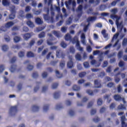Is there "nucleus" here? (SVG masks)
<instances>
[{
	"instance_id": "nucleus-35",
	"label": "nucleus",
	"mask_w": 127,
	"mask_h": 127,
	"mask_svg": "<svg viewBox=\"0 0 127 127\" xmlns=\"http://www.w3.org/2000/svg\"><path fill=\"white\" fill-rule=\"evenodd\" d=\"M2 51H6L7 50H8V46H7V45H4L3 46H2Z\"/></svg>"
},
{
	"instance_id": "nucleus-64",
	"label": "nucleus",
	"mask_w": 127,
	"mask_h": 127,
	"mask_svg": "<svg viewBox=\"0 0 127 127\" xmlns=\"http://www.w3.org/2000/svg\"><path fill=\"white\" fill-rule=\"evenodd\" d=\"M109 13L107 12H102L101 13V16H108L109 15Z\"/></svg>"
},
{
	"instance_id": "nucleus-25",
	"label": "nucleus",
	"mask_w": 127,
	"mask_h": 127,
	"mask_svg": "<svg viewBox=\"0 0 127 127\" xmlns=\"http://www.w3.org/2000/svg\"><path fill=\"white\" fill-rule=\"evenodd\" d=\"M16 70V65H11V66L9 68V70L10 71V72H11V73H13V72H14V71H15Z\"/></svg>"
},
{
	"instance_id": "nucleus-39",
	"label": "nucleus",
	"mask_w": 127,
	"mask_h": 127,
	"mask_svg": "<svg viewBox=\"0 0 127 127\" xmlns=\"http://www.w3.org/2000/svg\"><path fill=\"white\" fill-rule=\"evenodd\" d=\"M32 17H33V16H32L31 13H27L25 16V18H27V19H30V18H32Z\"/></svg>"
},
{
	"instance_id": "nucleus-23",
	"label": "nucleus",
	"mask_w": 127,
	"mask_h": 127,
	"mask_svg": "<svg viewBox=\"0 0 127 127\" xmlns=\"http://www.w3.org/2000/svg\"><path fill=\"white\" fill-rule=\"evenodd\" d=\"M56 75L57 77V78H59V79L62 78L63 77V74H60V72H59V71L56 70Z\"/></svg>"
},
{
	"instance_id": "nucleus-15",
	"label": "nucleus",
	"mask_w": 127,
	"mask_h": 127,
	"mask_svg": "<svg viewBox=\"0 0 127 127\" xmlns=\"http://www.w3.org/2000/svg\"><path fill=\"white\" fill-rule=\"evenodd\" d=\"M27 24L31 28H33V27H34V24L30 20L27 21Z\"/></svg>"
},
{
	"instance_id": "nucleus-8",
	"label": "nucleus",
	"mask_w": 127,
	"mask_h": 127,
	"mask_svg": "<svg viewBox=\"0 0 127 127\" xmlns=\"http://www.w3.org/2000/svg\"><path fill=\"white\" fill-rule=\"evenodd\" d=\"M116 25L117 26V28L120 30V32L122 31L123 28H124V25H123V21H122L120 23H117Z\"/></svg>"
},
{
	"instance_id": "nucleus-40",
	"label": "nucleus",
	"mask_w": 127,
	"mask_h": 127,
	"mask_svg": "<svg viewBox=\"0 0 127 127\" xmlns=\"http://www.w3.org/2000/svg\"><path fill=\"white\" fill-rule=\"evenodd\" d=\"M107 87H108V88H114V87H115V83L113 82H109L107 84Z\"/></svg>"
},
{
	"instance_id": "nucleus-14",
	"label": "nucleus",
	"mask_w": 127,
	"mask_h": 127,
	"mask_svg": "<svg viewBox=\"0 0 127 127\" xmlns=\"http://www.w3.org/2000/svg\"><path fill=\"white\" fill-rule=\"evenodd\" d=\"M35 22L37 23V24H39V25H40L43 23V21L40 19V18H36L35 19Z\"/></svg>"
},
{
	"instance_id": "nucleus-24",
	"label": "nucleus",
	"mask_w": 127,
	"mask_h": 127,
	"mask_svg": "<svg viewBox=\"0 0 127 127\" xmlns=\"http://www.w3.org/2000/svg\"><path fill=\"white\" fill-rule=\"evenodd\" d=\"M59 97H60V92H59V91L56 92L54 94V99H58V98H59Z\"/></svg>"
},
{
	"instance_id": "nucleus-11",
	"label": "nucleus",
	"mask_w": 127,
	"mask_h": 127,
	"mask_svg": "<svg viewBox=\"0 0 127 127\" xmlns=\"http://www.w3.org/2000/svg\"><path fill=\"white\" fill-rule=\"evenodd\" d=\"M10 2L9 0H2V4L4 6H9Z\"/></svg>"
},
{
	"instance_id": "nucleus-26",
	"label": "nucleus",
	"mask_w": 127,
	"mask_h": 127,
	"mask_svg": "<svg viewBox=\"0 0 127 127\" xmlns=\"http://www.w3.org/2000/svg\"><path fill=\"white\" fill-rule=\"evenodd\" d=\"M48 110H49V105L48 104L44 105L43 107L44 112H45V113H46V112H47Z\"/></svg>"
},
{
	"instance_id": "nucleus-53",
	"label": "nucleus",
	"mask_w": 127,
	"mask_h": 127,
	"mask_svg": "<svg viewBox=\"0 0 127 127\" xmlns=\"http://www.w3.org/2000/svg\"><path fill=\"white\" fill-rule=\"evenodd\" d=\"M18 56L20 57V58H22V57H24V52H20L18 53Z\"/></svg>"
},
{
	"instance_id": "nucleus-60",
	"label": "nucleus",
	"mask_w": 127,
	"mask_h": 127,
	"mask_svg": "<svg viewBox=\"0 0 127 127\" xmlns=\"http://www.w3.org/2000/svg\"><path fill=\"white\" fill-rule=\"evenodd\" d=\"M43 65V64H42L41 63H38L37 64V68L38 69H40V68H41L42 67Z\"/></svg>"
},
{
	"instance_id": "nucleus-56",
	"label": "nucleus",
	"mask_w": 127,
	"mask_h": 127,
	"mask_svg": "<svg viewBox=\"0 0 127 127\" xmlns=\"http://www.w3.org/2000/svg\"><path fill=\"white\" fill-rule=\"evenodd\" d=\"M84 76H86V72H82L79 74V77H80V78H83Z\"/></svg>"
},
{
	"instance_id": "nucleus-47",
	"label": "nucleus",
	"mask_w": 127,
	"mask_h": 127,
	"mask_svg": "<svg viewBox=\"0 0 127 127\" xmlns=\"http://www.w3.org/2000/svg\"><path fill=\"white\" fill-rule=\"evenodd\" d=\"M82 9H83V5L82 4H80L78 6L76 11H82Z\"/></svg>"
},
{
	"instance_id": "nucleus-43",
	"label": "nucleus",
	"mask_w": 127,
	"mask_h": 127,
	"mask_svg": "<svg viewBox=\"0 0 127 127\" xmlns=\"http://www.w3.org/2000/svg\"><path fill=\"white\" fill-rule=\"evenodd\" d=\"M43 37H45V32H42L40 34H39V38H43Z\"/></svg>"
},
{
	"instance_id": "nucleus-5",
	"label": "nucleus",
	"mask_w": 127,
	"mask_h": 127,
	"mask_svg": "<svg viewBox=\"0 0 127 127\" xmlns=\"http://www.w3.org/2000/svg\"><path fill=\"white\" fill-rule=\"evenodd\" d=\"M106 32V30H103L101 32V33L102 35H103V37L105 38V40L107 41L109 40V35Z\"/></svg>"
},
{
	"instance_id": "nucleus-57",
	"label": "nucleus",
	"mask_w": 127,
	"mask_h": 127,
	"mask_svg": "<svg viewBox=\"0 0 127 127\" xmlns=\"http://www.w3.org/2000/svg\"><path fill=\"white\" fill-rule=\"evenodd\" d=\"M58 87V83H53L52 85V89H56Z\"/></svg>"
},
{
	"instance_id": "nucleus-33",
	"label": "nucleus",
	"mask_w": 127,
	"mask_h": 127,
	"mask_svg": "<svg viewBox=\"0 0 127 127\" xmlns=\"http://www.w3.org/2000/svg\"><path fill=\"white\" fill-rule=\"evenodd\" d=\"M13 40L15 43H17V42H19V41H20V37L16 36L14 37Z\"/></svg>"
},
{
	"instance_id": "nucleus-6",
	"label": "nucleus",
	"mask_w": 127,
	"mask_h": 127,
	"mask_svg": "<svg viewBox=\"0 0 127 127\" xmlns=\"http://www.w3.org/2000/svg\"><path fill=\"white\" fill-rule=\"evenodd\" d=\"M56 56L58 57V58H64V56H65V55L62 52H58V51H57L56 53Z\"/></svg>"
},
{
	"instance_id": "nucleus-61",
	"label": "nucleus",
	"mask_w": 127,
	"mask_h": 127,
	"mask_svg": "<svg viewBox=\"0 0 127 127\" xmlns=\"http://www.w3.org/2000/svg\"><path fill=\"white\" fill-rule=\"evenodd\" d=\"M93 120L94 123H99L100 122V118L99 117H95Z\"/></svg>"
},
{
	"instance_id": "nucleus-63",
	"label": "nucleus",
	"mask_w": 127,
	"mask_h": 127,
	"mask_svg": "<svg viewBox=\"0 0 127 127\" xmlns=\"http://www.w3.org/2000/svg\"><path fill=\"white\" fill-rule=\"evenodd\" d=\"M111 12L114 13V14H116L117 12H118V8H115L114 9H112Z\"/></svg>"
},
{
	"instance_id": "nucleus-38",
	"label": "nucleus",
	"mask_w": 127,
	"mask_h": 127,
	"mask_svg": "<svg viewBox=\"0 0 127 127\" xmlns=\"http://www.w3.org/2000/svg\"><path fill=\"white\" fill-rule=\"evenodd\" d=\"M71 23H72V18L69 17L67 20L66 21V24L69 25V24H71Z\"/></svg>"
},
{
	"instance_id": "nucleus-34",
	"label": "nucleus",
	"mask_w": 127,
	"mask_h": 127,
	"mask_svg": "<svg viewBox=\"0 0 127 127\" xmlns=\"http://www.w3.org/2000/svg\"><path fill=\"white\" fill-rule=\"evenodd\" d=\"M27 56L29 58L34 57V54L31 52H28L27 53Z\"/></svg>"
},
{
	"instance_id": "nucleus-54",
	"label": "nucleus",
	"mask_w": 127,
	"mask_h": 127,
	"mask_svg": "<svg viewBox=\"0 0 127 127\" xmlns=\"http://www.w3.org/2000/svg\"><path fill=\"white\" fill-rule=\"evenodd\" d=\"M4 71V65L1 64L0 65V73H2Z\"/></svg>"
},
{
	"instance_id": "nucleus-13",
	"label": "nucleus",
	"mask_w": 127,
	"mask_h": 127,
	"mask_svg": "<svg viewBox=\"0 0 127 127\" xmlns=\"http://www.w3.org/2000/svg\"><path fill=\"white\" fill-rule=\"evenodd\" d=\"M64 38L66 41H70V40H72V37L69 33L65 35Z\"/></svg>"
},
{
	"instance_id": "nucleus-58",
	"label": "nucleus",
	"mask_w": 127,
	"mask_h": 127,
	"mask_svg": "<svg viewBox=\"0 0 127 127\" xmlns=\"http://www.w3.org/2000/svg\"><path fill=\"white\" fill-rule=\"evenodd\" d=\"M70 52L72 54L75 53V49L74 48V47L72 46L70 48Z\"/></svg>"
},
{
	"instance_id": "nucleus-10",
	"label": "nucleus",
	"mask_w": 127,
	"mask_h": 127,
	"mask_svg": "<svg viewBox=\"0 0 127 127\" xmlns=\"http://www.w3.org/2000/svg\"><path fill=\"white\" fill-rule=\"evenodd\" d=\"M119 42H120V40H117L115 44L113 46V47H114V48H115V47L117 46V51L120 50V48H121V44H119Z\"/></svg>"
},
{
	"instance_id": "nucleus-27",
	"label": "nucleus",
	"mask_w": 127,
	"mask_h": 127,
	"mask_svg": "<svg viewBox=\"0 0 127 127\" xmlns=\"http://www.w3.org/2000/svg\"><path fill=\"white\" fill-rule=\"evenodd\" d=\"M36 84H37V86L35 87L34 89V91L35 92H36L37 91H38V90H39V85L41 84V82H36Z\"/></svg>"
},
{
	"instance_id": "nucleus-28",
	"label": "nucleus",
	"mask_w": 127,
	"mask_h": 127,
	"mask_svg": "<svg viewBox=\"0 0 127 127\" xmlns=\"http://www.w3.org/2000/svg\"><path fill=\"white\" fill-rule=\"evenodd\" d=\"M91 65H95V67H99L100 65V64L97 65V62H96V60H93L91 62Z\"/></svg>"
},
{
	"instance_id": "nucleus-30",
	"label": "nucleus",
	"mask_w": 127,
	"mask_h": 127,
	"mask_svg": "<svg viewBox=\"0 0 127 127\" xmlns=\"http://www.w3.org/2000/svg\"><path fill=\"white\" fill-rule=\"evenodd\" d=\"M10 9L11 13H15V6L13 5L10 7Z\"/></svg>"
},
{
	"instance_id": "nucleus-21",
	"label": "nucleus",
	"mask_w": 127,
	"mask_h": 127,
	"mask_svg": "<svg viewBox=\"0 0 127 127\" xmlns=\"http://www.w3.org/2000/svg\"><path fill=\"white\" fill-rule=\"evenodd\" d=\"M30 37H31V35H30V33L25 34L23 36V38H24V39H25V40H28V39H29Z\"/></svg>"
},
{
	"instance_id": "nucleus-4",
	"label": "nucleus",
	"mask_w": 127,
	"mask_h": 127,
	"mask_svg": "<svg viewBox=\"0 0 127 127\" xmlns=\"http://www.w3.org/2000/svg\"><path fill=\"white\" fill-rule=\"evenodd\" d=\"M76 43V47L77 48L78 47H80V42H79V40H78V37L75 36L73 38L72 40V44H75Z\"/></svg>"
},
{
	"instance_id": "nucleus-32",
	"label": "nucleus",
	"mask_w": 127,
	"mask_h": 127,
	"mask_svg": "<svg viewBox=\"0 0 127 127\" xmlns=\"http://www.w3.org/2000/svg\"><path fill=\"white\" fill-rule=\"evenodd\" d=\"M15 17V13H11L9 16V18L11 20H12V19H14Z\"/></svg>"
},
{
	"instance_id": "nucleus-42",
	"label": "nucleus",
	"mask_w": 127,
	"mask_h": 127,
	"mask_svg": "<svg viewBox=\"0 0 127 127\" xmlns=\"http://www.w3.org/2000/svg\"><path fill=\"white\" fill-rule=\"evenodd\" d=\"M60 66L62 68H64V67H65V61H61L60 64Z\"/></svg>"
},
{
	"instance_id": "nucleus-49",
	"label": "nucleus",
	"mask_w": 127,
	"mask_h": 127,
	"mask_svg": "<svg viewBox=\"0 0 127 127\" xmlns=\"http://www.w3.org/2000/svg\"><path fill=\"white\" fill-rule=\"evenodd\" d=\"M68 114L70 117H73V116H74L75 115V112H74L72 110H70Z\"/></svg>"
},
{
	"instance_id": "nucleus-52",
	"label": "nucleus",
	"mask_w": 127,
	"mask_h": 127,
	"mask_svg": "<svg viewBox=\"0 0 127 127\" xmlns=\"http://www.w3.org/2000/svg\"><path fill=\"white\" fill-rule=\"evenodd\" d=\"M127 44V38H124L123 43H122V45L123 46H126Z\"/></svg>"
},
{
	"instance_id": "nucleus-44",
	"label": "nucleus",
	"mask_w": 127,
	"mask_h": 127,
	"mask_svg": "<svg viewBox=\"0 0 127 127\" xmlns=\"http://www.w3.org/2000/svg\"><path fill=\"white\" fill-rule=\"evenodd\" d=\"M61 46L63 48H66L67 47V44L63 41L61 43Z\"/></svg>"
},
{
	"instance_id": "nucleus-50",
	"label": "nucleus",
	"mask_w": 127,
	"mask_h": 127,
	"mask_svg": "<svg viewBox=\"0 0 127 127\" xmlns=\"http://www.w3.org/2000/svg\"><path fill=\"white\" fill-rule=\"evenodd\" d=\"M86 93H87L88 94V95H89L90 96H93L94 95V93H93V91L91 90H87L86 91Z\"/></svg>"
},
{
	"instance_id": "nucleus-9",
	"label": "nucleus",
	"mask_w": 127,
	"mask_h": 127,
	"mask_svg": "<svg viewBox=\"0 0 127 127\" xmlns=\"http://www.w3.org/2000/svg\"><path fill=\"white\" fill-rule=\"evenodd\" d=\"M113 98L114 100L117 102H120L122 101V97L120 95L116 94L114 96Z\"/></svg>"
},
{
	"instance_id": "nucleus-46",
	"label": "nucleus",
	"mask_w": 127,
	"mask_h": 127,
	"mask_svg": "<svg viewBox=\"0 0 127 127\" xmlns=\"http://www.w3.org/2000/svg\"><path fill=\"white\" fill-rule=\"evenodd\" d=\"M19 15L20 17H24V11L23 10H20L19 12Z\"/></svg>"
},
{
	"instance_id": "nucleus-17",
	"label": "nucleus",
	"mask_w": 127,
	"mask_h": 127,
	"mask_svg": "<svg viewBox=\"0 0 127 127\" xmlns=\"http://www.w3.org/2000/svg\"><path fill=\"white\" fill-rule=\"evenodd\" d=\"M96 19H97V17H89L87 19V22L90 23V21H94V20H96Z\"/></svg>"
},
{
	"instance_id": "nucleus-51",
	"label": "nucleus",
	"mask_w": 127,
	"mask_h": 127,
	"mask_svg": "<svg viewBox=\"0 0 127 127\" xmlns=\"http://www.w3.org/2000/svg\"><path fill=\"white\" fill-rule=\"evenodd\" d=\"M83 66L84 68H89V67H90V65H89V63H88L87 62H84L83 63Z\"/></svg>"
},
{
	"instance_id": "nucleus-7",
	"label": "nucleus",
	"mask_w": 127,
	"mask_h": 127,
	"mask_svg": "<svg viewBox=\"0 0 127 127\" xmlns=\"http://www.w3.org/2000/svg\"><path fill=\"white\" fill-rule=\"evenodd\" d=\"M81 41L83 45H86V36L84 33H82L81 35Z\"/></svg>"
},
{
	"instance_id": "nucleus-62",
	"label": "nucleus",
	"mask_w": 127,
	"mask_h": 127,
	"mask_svg": "<svg viewBox=\"0 0 127 127\" xmlns=\"http://www.w3.org/2000/svg\"><path fill=\"white\" fill-rule=\"evenodd\" d=\"M27 68L29 71H31V70L33 69V65L29 64L28 65Z\"/></svg>"
},
{
	"instance_id": "nucleus-18",
	"label": "nucleus",
	"mask_w": 127,
	"mask_h": 127,
	"mask_svg": "<svg viewBox=\"0 0 127 127\" xmlns=\"http://www.w3.org/2000/svg\"><path fill=\"white\" fill-rule=\"evenodd\" d=\"M53 34L55 35L56 36V37H58V38H60V37H61L60 36L61 33L60 31H53Z\"/></svg>"
},
{
	"instance_id": "nucleus-3",
	"label": "nucleus",
	"mask_w": 127,
	"mask_h": 127,
	"mask_svg": "<svg viewBox=\"0 0 127 127\" xmlns=\"http://www.w3.org/2000/svg\"><path fill=\"white\" fill-rule=\"evenodd\" d=\"M13 24H14V23L12 22H8L5 25L4 27L3 26L1 27L0 28V31L5 32L6 31V28H9V27H11V26H12Z\"/></svg>"
},
{
	"instance_id": "nucleus-41",
	"label": "nucleus",
	"mask_w": 127,
	"mask_h": 127,
	"mask_svg": "<svg viewBox=\"0 0 127 127\" xmlns=\"http://www.w3.org/2000/svg\"><path fill=\"white\" fill-rule=\"evenodd\" d=\"M118 110H126V107H125V105L121 104L118 106Z\"/></svg>"
},
{
	"instance_id": "nucleus-37",
	"label": "nucleus",
	"mask_w": 127,
	"mask_h": 127,
	"mask_svg": "<svg viewBox=\"0 0 127 127\" xmlns=\"http://www.w3.org/2000/svg\"><path fill=\"white\" fill-rule=\"evenodd\" d=\"M72 88L73 91H79L80 90V86H78L77 85H74Z\"/></svg>"
},
{
	"instance_id": "nucleus-31",
	"label": "nucleus",
	"mask_w": 127,
	"mask_h": 127,
	"mask_svg": "<svg viewBox=\"0 0 127 127\" xmlns=\"http://www.w3.org/2000/svg\"><path fill=\"white\" fill-rule=\"evenodd\" d=\"M110 97H111V95H106L104 96V99H106L108 103H111V101H112V99L110 98Z\"/></svg>"
},
{
	"instance_id": "nucleus-12",
	"label": "nucleus",
	"mask_w": 127,
	"mask_h": 127,
	"mask_svg": "<svg viewBox=\"0 0 127 127\" xmlns=\"http://www.w3.org/2000/svg\"><path fill=\"white\" fill-rule=\"evenodd\" d=\"M94 85H95V88H101L102 86L101 85V83L99 82L98 80H95L94 81Z\"/></svg>"
},
{
	"instance_id": "nucleus-29",
	"label": "nucleus",
	"mask_w": 127,
	"mask_h": 127,
	"mask_svg": "<svg viewBox=\"0 0 127 127\" xmlns=\"http://www.w3.org/2000/svg\"><path fill=\"white\" fill-rule=\"evenodd\" d=\"M119 35H120V34L119 33H117L113 36V37L112 38V39L111 40L112 43H113V42H114V40H115V39H117L118 38V37H119Z\"/></svg>"
},
{
	"instance_id": "nucleus-2",
	"label": "nucleus",
	"mask_w": 127,
	"mask_h": 127,
	"mask_svg": "<svg viewBox=\"0 0 127 127\" xmlns=\"http://www.w3.org/2000/svg\"><path fill=\"white\" fill-rule=\"evenodd\" d=\"M16 113H17V106H13L10 108L9 115L10 116V117L15 116Z\"/></svg>"
},
{
	"instance_id": "nucleus-20",
	"label": "nucleus",
	"mask_w": 127,
	"mask_h": 127,
	"mask_svg": "<svg viewBox=\"0 0 127 127\" xmlns=\"http://www.w3.org/2000/svg\"><path fill=\"white\" fill-rule=\"evenodd\" d=\"M75 59L77 61H81V60H82V57L79 53L76 54V55H75Z\"/></svg>"
},
{
	"instance_id": "nucleus-48",
	"label": "nucleus",
	"mask_w": 127,
	"mask_h": 127,
	"mask_svg": "<svg viewBox=\"0 0 127 127\" xmlns=\"http://www.w3.org/2000/svg\"><path fill=\"white\" fill-rule=\"evenodd\" d=\"M38 77V73L37 72H35L32 74V77L34 79H36Z\"/></svg>"
},
{
	"instance_id": "nucleus-19",
	"label": "nucleus",
	"mask_w": 127,
	"mask_h": 127,
	"mask_svg": "<svg viewBox=\"0 0 127 127\" xmlns=\"http://www.w3.org/2000/svg\"><path fill=\"white\" fill-rule=\"evenodd\" d=\"M67 66L68 68H73V67H74L73 62L72 61H69L67 63Z\"/></svg>"
},
{
	"instance_id": "nucleus-1",
	"label": "nucleus",
	"mask_w": 127,
	"mask_h": 127,
	"mask_svg": "<svg viewBox=\"0 0 127 127\" xmlns=\"http://www.w3.org/2000/svg\"><path fill=\"white\" fill-rule=\"evenodd\" d=\"M47 14H44V19L48 22V23H53L54 22V15L55 13L53 11H52L51 12V17H50L49 14V9H48L47 10Z\"/></svg>"
},
{
	"instance_id": "nucleus-36",
	"label": "nucleus",
	"mask_w": 127,
	"mask_h": 127,
	"mask_svg": "<svg viewBox=\"0 0 127 127\" xmlns=\"http://www.w3.org/2000/svg\"><path fill=\"white\" fill-rule=\"evenodd\" d=\"M63 106H62V104H59L56 106V110H61V109H63Z\"/></svg>"
},
{
	"instance_id": "nucleus-22",
	"label": "nucleus",
	"mask_w": 127,
	"mask_h": 127,
	"mask_svg": "<svg viewBox=\"0 0 127 127\" xmlns=\"http://www.w3.org/2000/svg\"><path fill=\"white\" fill-rule=\"evenodd\" d=\"M107 8V5L104 4H102L99 6V10L101 11H104Z\"/></svg>"
},
{
	"instance_id": "nucleus-16",
	"label": "nucleus",
	"mask_w": 127,
	"mask_h": 127,
	"mask_svg": "<svg viewBox=\"0 0 127 127\" xmlns=\"http://www.w3.org/2000/svg\"><path fill=\"white\" fill-rule=\"evenodd\" d=\"M32 112H38L39 111V107L37 105H33L32 107Z\"/></svg>"
},
{
	"instance_id": "nucleus-45",
	"label": "nucleus",
	"mask_w": 127,
	"mask_h": 127,
	"mask_svg": "<svg viewBox=\"0 0 127 127\" xmlns=\"http://www.w3.org/2000/svg\"><path fill=\"white\" fill-rule=\"evenodd\" d=\"M102 104H103V100H102V99L99 98V99H98L97 104L98 105V106H102Z\"/></svg>"
},
{
	"instance_id": "nucleus-55",
	"label": "nucleus",
	"mask_w": 127,
	"mask_h": 127,
	"mask_svg": "<svg viewBox=\"0 0 127 127\" xmlns=\"http://www.w3.org/2000/svg\"><path fill=\"white\" fill-rule=\"evenodd\" d=\"M86 50L87 52L91 53V52H92V47H91L90 46H88L86 48Z\"/></svg>"
},
{
	"instance_id": "nucleus-59",
	"label": "nucleus",
	"mask_w": 127,
	"mask_h": 127,
	"mask_svg": "<svg viewBox=\"0 0 127 127\" xmlns=\"http://www.w3.org/2000/svg\"><path fill=\"white\" fill-rule=\"evenodd\" d=\"M123 56V51H119V52L118 53V58L120 59V58H122V57Z\"/></svg>"
}]
</instances>
